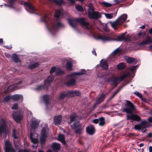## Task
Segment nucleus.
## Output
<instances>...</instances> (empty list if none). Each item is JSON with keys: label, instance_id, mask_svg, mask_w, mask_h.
Wrapping results in <instances>:
<instances>
[{"label": "nucleus", "instance_id": "5fc2aeb1", "mask_svg": "<svg viewBox=\"0 0 152 152\" xmlns=\"http://www.w3.org/2000/svg\"><path fill=\"white\" fill-rule=\"evenodd\" d=\"M103 29L104 31H109V29L108 28V26L107 24L105 25L104 26Z\"/></svg>", "mask_w": 152, "mask_h": 152}, {"label": "nucleus", "instance_id": "2eb2a0df", "mask_svg": "<svg viewBox=\"0 0 152 152\" xmlns=\"http://www.w3.org/2000/svg\"><path fill=\"white\" fill-rule=\"evenodd\" d=\"M70 118L71 123H72L74 121L78 122V121L80 119V118L79 116H77V115L74 113H73L70 115Z\"/></svg>", "mask_w": 152, "mask_h": 152}, {"label": "nucleus", "instance_id": "393cba45", "mask_svg": "<svg viewBox=\"0 0 152 152\" xmlns=\"http://www.w3.org/2000/svg\"><path fill=\"white\" fill-rule=\"evenodd\" d=\"M58 140L61 141L64 144H65L66 143L65 140V137L63 134H58Z\"/></svg>", "mask_w": 152, "mask_h": 152}, {"label": "nucleus", "instance_id": "13d9d810", "mask_svg": "<svg viewBox=\"0 0 152 152\" xmlns=\"http://www.w3.org/2000/svg\"><path fill=\"white\" fill-rule=\"evenodd\" d=\"M138 67V66L137 65L134 66L132 68L130 69V70L132 72H134Z\"/></svg>", "mask_w": 152, "mask_h": 152}, {"label": "nucleus", "instance_id": "774afa93", "mask_svg": "<svg viewBox=\"0 0 152 152\" xmlns=\"http://www.w3.org/2000/svg\"><path fill=\"white\" fill-rule=\"evenodd\" d=\"M147 136L148 137H152V133H148V134Z\"/></svg>", "mask_w": 152, "mask_h": 152}, {"label": "nucleus", "instance_id": "c03bdc74", "mask_svg": "<svg viewBox=\"0 0 152 152\" xmlns=\"http://www.w3.org/2000/svg\"><path fill=\"white\" fill-rule=\"evenodd\" d=\"M30 140H31V142L34 144H36L38 143V140L37 138H32V139H31Z\"/></svg>", "mask_w": 152, "mask_h": 152}, {"label": "nucleus", "instance_id": "6e6552de", "mask_svg": "<svg viewBox=\"0 0 152 152\" xmlns=\"http://www.w3.org/2000/svg\"><path fill=\"white\" fill-rule=\"evenodd\" d=\"M129 75L127 73H125L119 77L113 78L111 80V85H113L114 87L116 86L118 83L122 81Z\"/></svg>", "mask_w": 152, "mask_h": 152}, {"label": "nucleus", "instance_id": "9d476101", "mask_svg": "<svg viewBox=\"0 0 152 152\" xmlns=\"http://www.w3.org/2000/svg\"><path fill=\"white\" fill-rule=\"evenodd\" d=\"M88 15L89 18L90 19H97L101 17V13L94 11L92 12L89 11Z\"/></svg>", "mask_w": 152, "mask_h": 152}, {"label": "nucleus", "instance_id": "2f4dec72", "mask_svg": "<svg viewBox=\"0 0 152 152\" xmlns=\"http://www.w3.org/2000/svg\"><path fill=\"white\" fill-rule=\"evenodd\" d=\"M66 96H67V92H64L61 93L59 96L58 97V99H63Z\"/></svg>", "mask_w": 152, "mask_h": 152}, {"label": "nucleus", "instance_id": "680f3d73", "mask_svg": "<svg viewBox=\"0 0 152 152\" xmlns=\"http://www.w3.org/2000/svg\"><path fill=\"white\" fill-rule=\"evenodd\" d=\"M99 118L98 119H94V120H93V121H92V123L93 122L95 124H97L98 123H99Z\"/></svg>", "mask_w": 152, "mask_h": 152}, {"label": "nucleus", "instance_id": "6e6d98bb", "mask_svg": "<svg viewBox=\"0 0 152 152\" xmlns=\"http://www.w3.org/2000/svg\"><path fill=\"white\" fill-rule=\"evenodd\" d=\"M39 124H31V126L32 129H35L38 126Z\"/></svg>", "mask_w": 152, "mask_h": 152}, {"label": "nucleus", "instance_id": "e433bc0d", "mask_svg": "<svg viewBox=\"0 0 152 152\" xmlns=\"http://www.w3.org/2000/svg\"><path fill=\"white\" fill-rule=\"evenodd\" d=\"M48 88L46 87V86L44 85H40L38 86L37 87L35 88V90L37 91H39L41 90L43 88H46L47 89Z\"/></svg>", "mask_w": 152, "mask_h": 152}, {"label": "nucleus", "instance_id": "bf43d9fd", "mask_svg": "<svg viewBox=\"0 0 152 152\" xmlns=\"http://www.w3.org/2000/svg\"><path fill=\"white\" fill-rule=\"evenodd\" d=\"M7 123L6 121L4 118H0V124H5Z\"/></svg>", "mask_w": 152, "mask_h": 152}, {"label": "nucleus", "instance_id": "e2e57ef3", "mask_svg": "<svg viewBox=\"0 0 152 152\" xmlns=\"http://www.w3.org/2000/svg\"><path fill=\"white\" fill-rule=\"evenodd\" d=\"M118 92V91H114L112 94V95L111 97V98H113L115 94H117V93Z\"/></svg>", "mask_w": 152, "mask_h": 152}, {"label": "nucleus", "instance_id": "69168bd1", "mask_svg": "<svg viewBox=\"0 0 152 152\" xmlns=\"http://www.w3.org/2000/svg\"><path fill=\"white\" fill-rule=\"evenodd\" d=\"M4 4L5 6H8L10 8L13 9L14 8V7H13V6H12V5H7L5 4Z\"/></svg>", "mask_w": 152, "mask_h": 152}, {"label": "nucleus", "instance_id": "a18cd8bd", "mask_svg": "<svg viewBox=\"0 0 152 152\" xmlns=\"http://www.w3.org/2000/svg\"><path fill=\"white\" fill-rule=\"evenodd\" d=\"M56 67H53L51 69L50 71V74H52L54 72H55V73H56Z\"/></svg>", "mask_w": 152, "mask_h": 152}, {"label": "nucleus", "instance_id": "39448f33", "mask_svg": "<svg viewBox=\"0 0 152 152\" xmlns=\"http://www.w3.org/2000/svg\"><path fill=\"white\" fill-rule=\"evenodd\" d=\"M127 15L126 14H123L121 15L117 20L114 22H110L111 26L115 30L117 27L121 26L125 21L127 18Z\"/></svg>", "mask_w": 152, "mask_h": 152}, {"label": "nucleus", "instance_id": "f8f14e48", "mask_svg": "<svg viewBox=\"0 0 152 152\" xmlns=\"http://www.w3.org/2000/svg\"><path fill=\"white\" fill-rule=\"evenodd\" d=\"M13 117L17 123L19 122L23 118V116L21 114L14 112L12 113Z\"/></svg>", "mask_w": 152, "mask_h": 152}, {"label": "nucleus", "instance_id": "4c0bfd02", "mask_svg": "<svg viewBox=\"0 0 152 152\" xmlns=\"http://www.w3.org/2000/svg\"><path fill=\"white\" fill-rule=\"evenodd\" d=\"M105 17L107 19H110L112 18L113 16V14L112 13H103Z\"/></svg>", "mask_w": 152, "mask_h": 152}, {"label": "nucleus", "instance_id": "de8ad7c7", "mask_svg": "<svg viewBox=\"0 0 152 152\" xmlns=\"http://www.w3.org/2000/svg\"><path fill=\"white\" fill-rule=\"evenodd\" d=\"M99 124H105V122L104 121V118L102 117L99 118Z\"/></svg>", "mask_w": 152, "mask_h": 152}, {"label": "nucleus", "instance_id": "0e129e2a", "mask_svg": "<svg viewBox=\"0 0 152 152\" xmlns=\"http://www.w3.org/2000/svg\"><path fill=\"white\" fill-rule=\"evenodd\" d=\"M16 152L15 149L13 148L12 147L10 148L9 152Z\"/></svg>", "mask_w": 152, "mask_h": 152}, {"label": "nucleus", "instance_id": "79ce46f5", "mask_svg": "<svg viewBox=\"0 0 152 152\" xmlns=\"http://www.w3.org/2000/svg\"><path fill=\"white\" fill-rule=\"evenodd\" d=\"M75 8L77 10L82 11H83V9L82 6L80 5H77L75 6Z\"/></svg>", "mask_w": 152, "mask_h": 152}, {"label": "nucleus", "instance_id": "338daca9", "mask_svg": "<svg viewBox=\"0 0 152 152\" xmlns=\"http://www.w3.org/2000/svg\"><path fill=\"white\" fill-rule=\"evenodd\" d=\"M141 124H148V122L147 121L145 120H143L142 121Z\"/></svg>", "mask_w": 152, "mask_h": 152}, {"label": "nucleus", "instance_id": "864d4df0", "mask_svg": "<svg viewBox=\"0 0 152 152\" xmlns=\"http://www.w3.org/2000/svg\"><path fill=\"white\" fill-rule=\"evenodd\" d=\"M145 34V32L140 31L138 33L137 35L139 37H141L144 36Z\"/></svg>", "mask_w": 152, "mask_h": 152}, {"label": "nucleus", "instance_id": "f257e3e1", "mask_svg": "<svg viewBox=\"0 0 152 152\" xmlns=\"http://www.w3.org/2000/svg\"><path fill=\"white\" fill-rule=\"evenodd\" d=\"M126 33V32H125L122 34L121 35L118 36L117 39L115 40L117 41H125L128 40L129 39L127 37V36L126 37L124 36ZM94 37L95 39H101L102 41L104 42L115 40L114 38L116 37V36L112 33H110L108 35L106 36H102L100 34H98L97 35V38H96L95 37Z\"/></svg>", "mask_w": 152, "mask_h": 152}, {"label": "nucleus", "instance_id": "a19ab883", "mask_svg": "<svg viewBox=\"0 0 152 152\" xmlns=\"http://www.w3.org/2000/svg\"><path fill=\"white\" fill-rule=\"evenodd\" d=\"M63 73V71L61 70L58 67H56V75H60L62 74Z\"/></svg>", "mask_w": 152, "mask_h": 152}, {"label": "nucleus", "instance_id": "7c9ffc66", "mask_svg": "<svg viewBox=\"0 0 152 152\" xmlns=\"http://www.w3.org/2000/svg\"><path fill=\"white\" fill-rule=\"evenodd\" d=\"M12 59L15 62L18 63L20 61V60L18 56L15 54H14L12 55Z\"/></svg>", "mask_w": 152, "mask_h": 152}, {"label": "nucleus", "instance_id": "f704fd0d", "mask_svg": "<svg viewBox=\"0 0 152 152\" xmlns=\"http://www.w3.org/2000/svg\"><path fill=\"white\" fill-rule=\"evenodd\" d=\"M121 53V51L119 48H117L115 50L113 53V54L115 55H119Z\"/></svg>", "mask_w": 152, "mask_h": 152}, {"label": "nucleus", "instance_id": "f03ea898", "mask_svg": "<svg viewBox=\"0 0 152 152\" xmlns=\"http://www.w3.org/2000/svg\"><path fill=\"white\" fill-rule=\"evenodd\" d=\"M86 71L83 69L78 72H75L68 75L66 76L68 80L66 82V85L67 86H72L75 85L76 82L75 79L77 78L78 76L86 74Z\"/></svg>", "mask_w": 152, "mask_h": 152}, {"label": "nucleus", "instance_id": "473e14b6", "mask_svg": "<svg viewBox=\"0 0 152 152\" xmlns=\"http://www.w3.org/2000/svg\"><path fill=\"white\" fill-rule=\"evenodd\" d=\"M126 66V64L125 63L122 62L119 64L117 66V69H124Z\"/></svg>", "mask_w": 152, "mask_h": 152}, {"label": "nucleus", "instance_id": "ddd939ff", "mask_svg": "<svg viewBox=\"0 0 152 152\" xmlns=\"http://www.w3.org/2000/svg\"><path fill=\"white\" fill-rule=\"evenodd\" d=\"M86 131L88 134L93 135L95 133V128L94 126L91 125L86 127Z\"/></svg>", "mask_w": 152, "mask_h": 152}, {"label": "nucleus", "instance_id": "f3484780", "mask_svg": "<svg viewBox=\"0 0 152 152\" xmlns=\"http://www.w3.org/2000/svg\"><path fill=\"white\" fill-rule=\"evenodd\" d=\"M80 92L77 91H71L67 92V96L68 97L78 96L80 95Z\"/></svg>", "mask_w": 152, "mask_h": 152}, {"label": "nucleus", "instance_id": "c756f323", "mask_svg": "<svg viewBox=\"0 0 152 152\" xmlns=\"http://www.w3.org/2000/svg\"><path fill=\"white\" fill-rule=\"evenodd\" d=\"M63 11L62 10H57L55 14V16L57 18H59L63 15Z\"/></svg>", "mask_w": 152, "mask_h": 152}, {"label": "nucleus", "instance_id": "603ef678", "mask_svg": "<svg viewBox=\"0 0 152 152\" xmlns=\"http://www.w3.org/2000/svg\"><path fill=\"white\" fill-rule=\"evenodd\" d=\"M127 136L130 138L132 137V136H137L138 135L134 133H130L127 134Z\"/></svg>", "mask_w": 152, "mask_h": 152}, {"label": "nucleus", "instance_id": "b1692460", "mask_svg": "<svg viewBox=\"0 0 152 152\" xmlns=\"http://www.w3.org/2000/svg\"><path fill=\"white\" fill-rule=\"evenodd\" d=\"M125 59L127 62L129 63H136L137 62V60L136 59L129 57H126Z\"/></svg>", "mask_w": 152, "mask_h": 152}, {"label": "nucleus", "instance_id": "dca6fc26", "mask_svg": "<svg viewBox=\"0 0 152 152\" xmlns=\"http://www.w3.org/2000/svg\"><path fill=\"white\" fill-rule=\"evenodd\" d=\"M127 119L128 120H132L137 121H140V117L136 114H132L127 115Z\"/></svg>", "mask_w": 152, "mask_h": 152}, {"label": "nucleus", "instance_id": "58836bf2", "mask_svg": "<svg viewBox=\"0 0 152 152\" xmlns=\"http://www.w3.org/2000/svg\"><path fill=\"white\" fill-rule=\"evenodd\" d=\"M47 136L41 135V136L40 138V141L41 143H45L46 141V138Z\"/></svg>", "mask_w": 152, "mask_h": 152}, {"label": "nucleus", "instance_id": "4468645a", "mask_svg": "<svg viewBox=\"0 0 152 152\" xmlns=\"http://www.w3.org/2000/svg\"><path fill=\"white\" fill-rule=\"evenodd\" d=\"M54 77L52 75H50L44 81V85L46 88L50 86V84L53 80Z\"/></svg>", "mask_w": 152, "mask_h": 152}, {"label": "nucleus", "instance_id": "ea45409f", "mask_svg": "<svg viewBox=\"0 0 152 152\" xmlns=\"http://www.w3.org/2000/svg\"><path fill=\"white\" fill-rule=\"evenodd\" d=\"M11 96H12L10 95H8L5 96L4 99V102H8L10 99H11Z\"/></svg>", "mask_w": 152, "mask_h": 152}, {"label": "nucleus", "instance_id": "8fccbe9b", "mask_svg": "<svg viewBox=\"0 0 152 152\" xmlns=\"http://www.w3.org/2000/svg\"><path fill=\"white\" fill-rule=\"evenodd\" d=\"M57 4L61 5L63 3L62 0H53Z\"/></svg>", "mask_w": 152, "mask_h": 152}, {"label": "nucleus", "instance_id": "412c9836", "mask_svg": "<svg viewBox=\"0 0 152 152\" xmlns=\"http://www.w3.org/2000/svg\"><path fill=\"white\" fill-rule=\"evenodd\" d=\"M5 151L9 152L10 148L12 147L11 143L8 140H6L5 142Z\"/></svg>", "mask_w": 152, "mask_h": 152}, {"label": "nucleus", "instance_id": "a211bd4d", "mask_svg": "<svg viewBox=\"0 0 152 152\" xmlns=\"http://www.w3.org/2000/svg\"><path fill=\"white\" fill-rule=\"evenodd\" d=\"M11 99L14 101L20 100L22 101L23 99V97L21 95L16 94L12 96Z\"/></svg>", "mask_w": 152, "mask_h": 152}, {"label": "nucleus", "instance_id": "4d7b16f0", "mask_svg": "<svg viewBox=\"0 0 152 152\" xmlns=\"http://www.w3.org/2000/svg\"><path fill=\"white\" fill-rule=\"evenodd\" d=\"M18 152H29V151L26 149H20ZM33 152H36V151H33Z\"/></svg>", "mask_w": 152, "mask_h": 152}, {"label": "nucleus", "instance_id": "c85d7f7f", "mask_svg": "<svg viewBox=\"0 0 152 152\" xmlns=\"http://www.w3.org/2000/svg\"><path fill=\"white\" fill-rule=\"evenodd\" d=\"M24 5L27 7L29 8L31 10L35 11V10L34 7L30 3L28 2H24Z\"/></svg>", "mask_w": 152, "mask_h": 152}, {"label": "nucleus", "instance_id": "49530a36", "mask_svg": "<svg viewBox=\"0 0 152 152\" xmlns=\"http://www.w3.org/2000/svg\"><path fill=\"white\" fill-rule=\"evenodd\" d=\"M46 129L45 128H43L41 130V135L47 136L46 134Z\"/></svg>", "mask_w": 152, "mask_h": 152}, {"label": "nucleus", "instance_id": "20e7f679", "mask_svg": "<svg viewBox=\"0 0 152 152\" xmlns=\"http://www.w3.org/2000/svg\"><path fill=\"white\" fill-rule=\"evenodd\" d=\"M69 25L72 27L75 28L77 25L78 23H80L84 26L86 29H88V26H90L89 24L83 18H80L69 19L68 20Z\"/></svg>", "mask_w": 152, "mask_h": 152}, {"label": "nucleus", "instance_id": "052dcab7", "mask_svg": "<svg viewBox=\"0 0 152 152\" xmlns=\"http://www.w3.org/2000/svg\"><path fill=\"white\" fill-rule=\"evenodd\" d=\"M18 107V104L17 103H15L12 107V109L16 110L17 109Z\"/></svg>", "mask_w": 152, "mask_h": 152}, {"label": "nucleus", "instance_id": "aec40b11", "mask_svg": "<svg viewBox=\"0 0 152 152\" xmlns=\"http://www.w3.org/2000/svg\"><path fill=\"white\" fill-rule=\"evenodd\" d=\"M105 97V95L104 94H102L100 97L97 100L96 102L94 104V106L95 107L97 104H99L101 103Z\"/></svg>", "mask_w": 152, "mask_h": 152}, {"label": "nucleus", "instance_id": "72a5a7b5", "mask_svg": "<svg viewBox=\"0 0 152 152\" xmlns=\"http://www.w3.org/2000/svg\"><path fill=\"white\" fill-rule=\"evenodd\" d=\"M30 124H39L40 123V121L35 118H33L30 120Z\"/></svg>", "mask_w": 152, "mask_h": 152}, {"label": "nucleus", "instance_id": "a878e982", "mask_svg": "<svg viewBox=\"0 0 152 152\" xmlns=\"http://www.w3.org/2000/svg\"><path fill=\"white\" fill-rule=\"evenodd\" d=\"M61 115L56 116L54 118V124H60L62 119Z\"/></svg>", "mask_w": 152, "mask_h": 152}, {"label": "nucleus", "instance_id": "c9c22d12", "mask_svg": "<svg viewBox=\"0 0 152 152\" xmlns=\"http://www.w3.org/2000/svg\"><path fill=\"white\" fill-rule=\"evenodd\" d=\"M101 4L104 7H110L113 5L111 4L105 2H101Z\"/></svg>", "mask_w": 152, "mask_h": 152}, {"label": "nucleus", "instance_id": "1a4fd4ad", "mask_svg": "<svg viewBox=\"0 0 152 152\" xmlns=\"http://www.w3.org/2000/svg\"><path fill=\"white\" fill-rule=\"evenodd\" d=\"M22 83L21 81H20L18 83L10 85L7 88L6 90H4V92L6 93L7 92H11L12 91L17 90L20 88L21 87L19 86V85Z\"/></svg>", "mask_w": 152, "mask_h": 152}, {"label": "nucleus", "instance_id": "3c124183", "mask_svg": "<svg viewBox=\"0 0 152 152\" xmlns=\"http://www.w3.org/2000/svg\"><path fill=\"white\" fill-rule=\"evenodd\" d=\"M134 93L141 99H142L143 98L142 96V94L139 92L138 91H135Z\"/></svg>", "mask_w": 152, "mask_h": 152}, {"label": "nucleus", "instance_id": "5701e85b", "mask_svg": "<svg viewBox=\"0 0 152 152\" xmlns=\"http://www.w3.org/2000/svg\"><path fill=\"white\" fill-rule=\"evenodd\" d=\"M52 148L53 151H56L60 149V145L59 144L54 142L52 145Z\"/></svg>", "mask_w": 152, "mask_h": 152}, {"label": "nucleus", "instance_id": "9b49d317", "mask_svg": "<svg viewBox=\"0 0 152 152\" xmlns=\"http://www.w3.org/2000/svg\"><path fill=\"white\" fill-rule=\"evenodd\" d=\"M71 127L75 129V132L77 134H81L82 128L81 124H72Z\"/></svg>", "mask_w": 152, "mask_h": 152}, {"label": "nucleus", "instance_id": "423d86ee", "mask_svg": "<svg viewBox=\"0 0 152 152\" xmlns=\"http://www.w3.org/2000/svg\"><path fill=\"white\" fill-rule=\"evenodd\" d=\"M125 103L126 107L122 109L123 111L129 114L134 112L136 109L135 105L131 101L129 100H126Z\"/></svg>", "mask_w": 152, "mask_h": 152}, {"label": "nucleus", "instance_id": "6ab92c4d", "mask_svg": "<svg viewBox=\"0 0 152 152\" xmlns=\"http://www.w3.org/2000/svg\"><path fill=\"white\" fill-rule=\"evenodd\" d=\"M100 65L102 68L104 70H106L108 68L107 63L105 60L102 59L100 61Z\"/></svg>", "mask_w": 152, "mask_h": 152}, {"label": "nucleus", "instance_id": "bb28decb", "mask_svg": "<svg viewBox=\"0 0 152 152\" xmlns=\"http://www.w3.org/2000/svg\"><path fill=\"white\" fill-rule=\"evenodd\" d=\"M66 62V68L68 70L71 71L72 70V63L71 61H68L67 60H65Z\"/></svg>", "mask_w": 152, "mask_h": 152}, {"label": "nucleus", "instance_id": "4be33fe9", "mask_svg": "<svg viewBox=\"0 0 152 152\" xmlns=\"http://www.w3.org/2000/svg\"><path fill=\"white\" fill-rule=\"evenodd\" d=\"M7 129V124H1L0 126V135L5 132Z\"/></svg>", "mask_w": 152, "mask_h": 152}, {"label": "nucleus", "instance_id": "37998d69", "mask_svg": "<svg viewBox=\"0 0 152 152\" xmlns=\"http://www.w3.org/2000/svg\"><path fill=\"white\" fill-rule=\"evenodd\" d=\"M16 130L15 129L12 130V136L15 139H17L18 138V137L16 135Z\"/></svg>", "mask_w": 152, "mask_h": 152}, {"label": "nucleus", "instance_id": "09e8293b", "mask_svg": "<svg viewBox=\"0 0 152 152\" xmlns=\"http://www.w3.org/2000/svg\"><path fill=\"white\" fill-rule=\"evenodd\" d=\"M88 9L91 11L92 12L94 10V9L93 7L92 6V4L91 3H89L88 5Z\"/></svg>", "mask_w": 152, "mask_h": 152}, {"label": "nucleus", "instance_id": "cd10ccee", "mask_svg": "<svg viewBox=\"0 0 152 152\" xmlns=\"http://www.w3.org/2000/svg\"><path fill=\"white\" fill-rule=\"evenodd\" d=\"M39 66V64L37 62H34L29 64L28 66L29 68L30 69H34Z\"/></svg>", "mask_w": 152, "mask_h": 152}, {"label": "nucleus", "instance_id": "7ed1b4c3", "mask_svg": "<svg viewBox=\"0 0 152 152\" xmlns=\"http://www.w3.org/2000/svg\"><path fill=\"white\" fill-rule=\"evenodd\" d=\"M41 17L42 19L41 20L44 21L48 31L51 34H53V32H56L59 27L62 26V23L60 22H58L56 25L53 23H51L50 25L48 26L46 22V20L48 18V16L45 15L44 16H41Z\"/></svg>", "mask_w": 152, "mask_h": 152}, {"label": "nucleus", "instance_id": "0eeeda50", "mask_svg": "<svg viewBox=\"0 0 152 152\" xmlns=\"http://www.w3.org/2000/svg\"><path fill=\"white\" fill-rule=\"evenodd\" d=\"M41 98L45 102L47 109L50 110L53 106V104L50 102V100L52 98V96L50 95H45L42 96Z\"/></svg>", "mask_w": 152, "mask_h": 152}]
</instances>
